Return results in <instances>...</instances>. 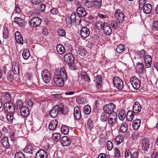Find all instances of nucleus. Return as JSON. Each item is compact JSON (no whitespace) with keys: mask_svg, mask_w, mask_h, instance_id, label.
I'll list each match as a JSON object with an SVG mask.
<instances>
[{"mask_svg":"<svg viewBox=\"0 0 158 158\" xmlns=\"http://www.w3.org/2000/svg\"><path fill=\"white\" fill-rule=\"evenodd\" d=\"M94 4L93 0H85V5L86 7L89 8H91Z\"/></svg>","mask_w":158,"mask_h":158,"instance_id":"32","label":"nucleus"},{"mask_svg":"<svg viewBox=\"0 0 158 158\" xmlns=\"http://www.w3.org/2000/svg\"><path fill=\"white\" fill-rule=\"evenodd\" d=\"M87 127L90 130L93 127V124L92 120L90 119H89L87 123Z\"/></svg>","mask_w":158,"mask_h":158,"instance_id":"55","label":"nucleus"},{"mask_svg":"<svg viewBox=\"0 0 158 158\" xmlns=\"http://www.w3.org/2000/svg\"><path fill=\"white\" fill-rule=\"evenodd\" d=\"M9 36V33L8 30L7 29H4L3 32V37L5 39H7L8 38Z\"/></svg>","mask_w":158,"mask_h":158,"instance_id":"56","label":"nucleus"},{"mask_svg":"<svg viewBox=\"0 0 158 158\" xmlns=\"http://www.w3.org/2000/svg\"><path fill=\"white\" fill-rule=\"evenodd\" d=\"M136 70H139V71H143L144 69V66L143 63H138L136 67Z\"/></svg>","mask_w":158,"mask_h":158,"instance_id":"43","label":"nucleus"},{"mask_svg":"<svg viewBox=\"0 0 158 158\" xmlns=\"http://www.w3.org/2000/svg\"><path fill=\"white\" fill-rule=\"evenodd\" d=\"M15 40L17 43H20L22 44H23V40L22 35H21L19 37V36L18 37H17L15 38Z\"/></svg>","mask_w":158,"mask_h":158,"instance_id":"52","label":"nucleus"},{"mask_svg":"<svg viewBox=\"0 0 158 158\" xmlns=\"http://www.w3.org/2000/svg\"><path fill=\"white\" fill-rule=\"evenodd\" d=\"M142 108L141 106L138 102H135L133 107V114L139 113Z\"/></svg>","mask_w":158,"mask_h":158,"instance_id":"20","label":"nucleus"},{"mask_svg":"<svg viewBox=\"0 0 158 158\" xmlns=\"http://www.w3.org/2000/svg\"><path fill=\"white\" fill-rule=\"evenodd\" d=\"M48 155L44 149H40L35 154V158H47Z\"/></svg>","mask_w":158,"mask_h":158,"instance_id":"12","label":"nucleus"},{"mask_svg":"<svg viewBox=\"0 0 158 158\" xmlns=\"http://www.w3.org/2000/svg\"><path fill=\"white\" fill-rule=\"evenodd\" d=\"M141 123L140 120L139 119H136L133 122L132 127L135 130H137L139 128Z\"/></svg>","mask_w":158,"mask_h":158,"instance_id":"31","label":"nucleus"},{"mask_svg":"<svg viewBox=\"0 0 158 158\" xmlns=\"http://www.w3.org/2000/svg\"><path fill=\"white\" fill-rule=\"evenodd\" d=\"M102 4V0H94V5L98 7H100Z\"/></svg>","mask_w":158,"mask_h":158,"instance_id":"57","label":"nucleus"},{"mask_svg":"<svg viewBox=\"0 0 158 158\" xmlns=\"http://www.w3.org/2000/svg\"><path fill=\"white\" fill-rule=\"evenodd\" d=\"M81 19L80 17L77 15H76V17L74 18V20H75V22L77 23H80L81 22Z\"/></svg>","mask_w":158,"mask_h":158,"instance_id":"62","label":"nucleus"},{"mask_svg":"<svg viewBox=\"0 0 158 158\" xmlns=\"http://www.w3.org/2000/svg\"><path fill=\"white\" fill-rule=\"evenodd\" d=\"M84 111L86 114H89L91 112V109L89 105H87L84 108Z\"/></svg>","mask_w":158,"mask_h":158,"instance_id":"42","label":"nucleus"},{"mask_svg":"<svg viewBox=\"0 0 158 158\" xmlns=\"http://www.w3.org/2000/svg\"><path fill=\"white\" fill-rule=\"evenodd\" d=\"M152 29L154 31L158 30V21H154L153 26Z\"/></svg>","mask_w":158,"mask_h":158,"instance_id":"48","label":"nucleus"},{"mask_svg":"<svg viewBox=\"0 0 158 158\" xmlns=\"http://www.w3.org/2000/svg\"><path fill=\"white\" fill-rule=\"evenodd\" d=\"M143 11L146 14L149 13L152 9V7L150 4H147L143 7Z\"/></svg>","mask_w":158,"mask_h":158,"instance_id":"27","label":"nucleus"},{"mask_svg":"<svg viewBox=\"0 0 158 158\" xmlns=\"http://www.w3.org/2000/svg\"><path fill=\"white\" fill-rule=\"evenodd\" d=\"M95 81L96 82L97 86L99 87L101 85L102 81V78L101 76L100 75L97 76L96 77Z\"/></svg>","mask_w":158,"mask_h":158,"instance_id":"38","label":"nucleus"},{"mask_svg":"<svg viewBox=\"0 0 158 158\" xmlns=\"http://www.w3.org/2000/svg\"><path fill=\"white\" fill-rule=\"evenodd\" d=\"M52 137L53 141L57 142L60 139L61 135L59 133H56L53 135Z\"/></svg>","mask_w":158,"mask_h":158,"instance_id":"40","label":"nucleus"},{"mask_svg":"<svg viewBox=\"0 0 158 158\" xmlns=\"http://www.w3.org/2000/svg\"><path fill=\"white\" fill-rule=\"evenodd\" d=\"M76 11L78 15L80 17H84L86 15V12L83 7H78L76 10Z\"/></svg>","mask_w":158,"mask_h":158,"instance_id":"18","label":"nucleus"},{"mask_svg":"<svg viewBox=\"0 0 158 158\" xmlns=\"http://www.w3.org/2000/svg\"><path fill=\"white\" fill-rule=\"evenodd\" d=\"M103 29L104 33L106 35H109L112 33V29L110 25L106 23H103Z\"/></svg>","mask_w":158,"mask_h":158,"instance_id":"13","label":"nucleus"},{"mask_svg":"<svg viewBox=\"0 0 158 158\" xmlns=\"http://www.w3.org/2000/svg\"><path fill=\"white\" fill-rule=\"evenodd\" d=\"M142 149L144 151L148 150L149 147V142L148 139H144L142 141Z\"/></svg>","mask_w":158,"mask_h":158,"instance_id":"21","label":"nucleus"},{"mask_svg":"<svg viewBox=\"0 0 158 158\" xmlns=\"http://www.w3.org/2000/svg\"><path fill=\"white\" fill-rule=\"evenodd\" d=\"M18 66V64H13L12 65V70L15 74L17 75L19 73V71Z\"/></svg>","mask_w":158,"mask_h":158,"instance_id":"37","label":"nucleus"},{"mask_svg":"<svg viewBox=\"0 0 158 158\" xmlns=\"http://www.w3.org/2000/svg\"><path fill=\"white\" fill-rule=\"evenodd\" d=\"M61 130L62 132L65 135L67 134L69 131V128L65 126H62L61 128Z\"/></svg>","mask_w":158,"mask_h":158,"instance_id":"41","label":"nucleus"},{"mask_svg":"<svg viewBox=\"0 0 158 158\" xmlns=\"http://www.w3.org/2000/svg\"><path fill=\"white\" fill-rule=\"evenodd\" d=\"M30 55L29 50L25 49L24 50L22 53V56L24 59L27 60L28 59Z\"/></svg>","mask_w":158,"mask_h":158,"instance_id":"34","label":"nucleus"},{"mask_svg":"<svg viewBox=\"0 0 158 158\" xmlns=\"http://www.w3.org/2000/svg\"><path fill=\"white\" fill-rule=\"evenodd\" d=\"M11 111H7L6 112V118L8 121L11 122L13 118V114L14 113L11 112Z\"/></svg>","mask_w":158,"mask_h":158,"instance_id":"33","label":"nucleus"},{"mask_svg":"<svg viewBox=\"0 0 158 158\" xmlns=\"http://www.w3.org/2000/svg\"><path fill=\"white\" fill-rule=\"evenodd\" d=\"M58 122L56 119L52 120L49 125V128L50 130H54L57 127Z\"/></svg>","mask_w":158,"mask_h":158,"instance_id":"24","label":"nucleus"},{"mask_svg":"<svg viewBox=\"0 0 158 158\" xmlns=\"http://www.w3.org/2000/svg\"><path fill=\"white\" fill-rule=\"evenodd\" d=\"M42 77L44 81L46 83H49L51 79L50 74L47 69L44 70L42 72Z\"/></svg>","mask_w":158,"mask_h":158,"instance_id":"9","label":"nucleus"},{"mask_svg":"<svg viewBox=\"0 0 158 158\" xmlns=\"http://www.w3.org/2000/svg\"><path fill=\"white\" fill-rule=\"evenodd\" d=\"M117 114L116 113L114 112L109 114V118L108 120V123L109 127L112 130H114L118 127L117 121Z\"/></svg>","mask_w":158,"mask_h":158,"instance_id":"2","label":"nucleus"},{"mask_svg":"<svg viewBox=\"0 0 158 158\" xmlns=\"http://www.w3.org/2000/svg\"><path fill=\"white\" fill-rule=\"evenodd\" d=\"M115 156L116 158H119L121 156V155L119 150L117 148H114Z\"/></svg>","mask_w":158,"mask_h":158,"instance_id":"51","label":"nucleus"},{"mask_svg":"<svg viewBox=\"0 0 158 158\" xmlns=\"http://www.w3.org/2000/svg\"><path fill=\"white\" fill-rule=\"evenodd\" d=\"M21 115L24 117H27L29 114V110L28 108L25 106H22L20 110Z\"/></svg>","mask_w":158,"mask_h":158,"instance_id":"16","label":"nucleus"},{"mask_svg":"<svg viewBox=\"0 0 158 158\" xmlns=\"http://www.w3.org/2000/svg\"><path fill=\"white\" fill-rule=\"evenodd\" d=\"M35 146L31 144H28L26 147L23 149L24 152L27 153L32 154L34 151Z\"/></svg>","mask_w":158,"mask_h":158,"instance_id":"17","label":"nucleus"},{"mask_svg":"<svg viewBox=\"0 0 158 158\" xmlns=\"http://www.w3.org/2000/svg\"><path fill=\"white\" fill-rule=\"evenodd\" d=\"M116 19L118 23H122L124 19V15L122 11L119 9H117L115 11Z\"/></svg>","mask_w":158,"mask_h":158,"instance_id":"6","label":"nucleus"},{"mask_svg":"<svg viewBox=\"0 0 158 158\" xmlns=\"http://www.w3.org/2000/svg\"><path fill=\"white\" fill-rule=\"evenodd\" d=\"M58 53L60 54H63L65 52L64 47L61 44H58L56 47Z\"/></svg>","mask_w":158,"mask_h":158,"instance_id":"29","label":"nucleus"},{"mask_svg":"<svg viewBox=\"0 0 158 158\" xmlns=\"http://www.w3.org/2000/svg\"><path fill=\"white\" fill-rule=\"evenodd\" d=\"M123 136L119 135L117 136L115 139L116 143L117 144H119L123 141Z\"/></svg>","mask_w":158,"mask_h":158,"instance_id":"39","label":"nucleus"},{"mask_svg":"<svg viewBox=\"0 0 158 158\" xmlns=\"http://www.w3.org/2000/svg\"><path fill=\"white\" fill-rule=\"evenodd\" d=\"M41 19L37 17H35L31 19L29 23L31 27H36L39 26L41 23Z\"/></svg>","mask_w":158,"mask_h":158,"instance_id":"5","label":"nucleus"},{"mask_svg":"<svg viewBox=\"0 0 158 158\" xmlns=\"http://www.w3.org/2000/svg\"><path fill=\"white\" fill-rule=\"evenodd\" d=\"M132 156L131 153L128 149H126L125 152V158H130Z\"/></svg>","mask_w":158,"mask_h":158,"instance_id":"58","label":"nucleus"},{"mask_svg":"<svg viewBox=\"0 0 158 158\" xmlns=\"http://www.w3.org/2000/svg\"><path fill=\"white\" fill-rule=\"evenodd\" d=\"M59 111L63 114H67L69 112V110L67 106L62 104H60L59 106Z\"/></svg>","mask_w":158,"mask_h":158,"instance_id":"23","label":"nucleus"},{"mask_svg":"<svg viewBox=\"0 0 158 158\" xmlns=\"http://www.w3.org/2000/svg\"><path fill=\"white\" fill-rule=\"evenodd\" d=\"M73 114L74 118L77 120L80 119L81 116V112L80 108L78 106H76L74 108Z\"/></svg>","mask_w":158,"mask_h":158,"instance_id":"14","label":"nucleus"},{"mask_svg":"<svg viewBox=\"0 0 158 158\" xmlns=\"http://www.w3.org/2000/svg\"><path fill=\"white\" fill-rule=\"evenodd\" d=\"M103 23L101 21H98L96 22V27L98 29L103 28Z\"/></svg>","mask_w":158,"mask_h":158,"instance_id":"50","label":"nucleus"},{"mask_svg":"<svg viewBox=\"0 0 158 158\" xmlns=\"http://www.w3.org/2000/svg\"><path fill=\"white\" fill-rule=\"evenodd\" d=\"M77 101L79 104H82L85 102V99L83 98H77Z\"/></svg>","mask_w":158,"mask_h":158,"instance_id":"59","label":"nucleus"},{"mask_svg":"<svg viewBox=\"0 0 158 158\" xmlns=\"http://www.w3.org/2000/svg\"><path fill=\"white\" fill-rule=\"evenodd\" d=\"M113 83L114 86L117 89L120 90L123 89L124 86L123 82L119 77H115L113 79Z\"/></svg>","mask_w":158,"mask_h":158,"instance_id":"4","label":"nucleus"},{"mask_svg":"<svg viewBox=\"0 0 158 158\" xmlns=\"http://www.w3.org/2000/svg\"><path fill=\"white\" fill-rule=\"evenodd\" d=\"M111 25L113 29L117 30L118 28V23L115 20H113L111 23Z\"/></svg>","mask_w":158,"mask_h":158,"instance_id":"45","label":"nucleus"},{"mask_svg":"<svg viewBox=\"0 0 158 158\" xmlns=\"http://www.w3.org/2000/svg\"><path fill=\"white\" fill-rule=\"evenodd\" d=\"M130 82L133 88L135 89H138L140 87V82L139 79L135 77H132L130 79Z\"/></svg>","mask_w":158,"mask_h":158,"instance_id":"8","label":"nucleus"},{"mask_svg":"<svg viewBox=\"0 0 158 158\" xmlns=\"http://www.w3.org/2000/svg\"><path fill=\"white\" fill-rule=\"evenodd\" d=\"M125 49V47L123 45L120 44L118 45L116 48V50L118 53H121Z\"/></svg>","mask_w":158,"mask_h":158,"instance_id":"44","label":"nucleus"},{"mask_svg":"<svg viewBox=\"0 0 158 158\" xmlns=\"http://www.w3.org/2000/svg\"><path fill=\"white\" fill-rule=\"evenodd\" d=\"M90 34V31L86 27H83L81 31V35L82 37L86 38L88 37Z\"/></svg>","mask_w":158,"mask_h":158,"instance_id":"22","label":"nucleus"},{"mask_svg":"<svg viewBox=\"0 0 158 158\" xmlns=\"http://www.w3.org/2000/svg\"><path fill=\"white\" fill-rule=\"evenodd\" d=\"M60 75L56 74L54 76L53 80L55 83L58 86H62L64 81L67 79L66 73L64 68H61L60 70Z\"/></svg>","mask_w":158,"mask_h":158,"instance_id":"1","label":"nucleus"},{"mask_svg":"<svg viewBox=\"0 0 158 158\" xmlns=\"http://www.w3.org/2000/svg\"><path fill=\"white\" fill-rule=\"evenodd\" d=\"M3 97L4 99L6 101L10 100L11 99L10 94L8 93H5L4 94Z\"/></svg>","mask_w":158,"mask_h":158,"instance_id":"53","label":"nucleus"},{"mask_svg":"<svg viewBox=\"0 0 158 158\" xmlns=\"http://www.w3.org/2000/svg\"><path fill=\"white\" fill-rule=\"evenodd\" d=\"M139 7L140 8H143V7L145 5V0H139Z\"/></svg>","mask_w":158,"mask_h":158,"instance_id":"61","label":"nucleus"},{"mask_svg":"<svg viewBox=\"0 0 158 158\" xmlns=\"http://www.w3.org/2000/svg\"><path fill=\"white\" fill-rule=\"evenodd\" d=\"M71 141L66 136L62 137L61 139V143L63 146H67L70 145Z\"/></svg>","mask_w":158,"mask_h":158,"instance_id":"19","label":"nucleus"},{"mask_svg":"<svg viewBox=\"0 0 158 158\" xmlns=\"http://www.w3.org/2000/svg\"><path fill=\"white\" fill-rule=\"evenodd\" d=\"M74 61H73V62H72L68 64L69 67L71 70H74L77 69V66L75 65L74 63Z\"/></svg>","mask_w":158,"mask_h":158,"instance_id":"49","label":"nucleus"},{"mask_svg":"<svg viewBox=\"0 0 158 158\" xmlns=\"http://www.w3.org/2000/svg\"><path fill=\"white\" fill-rule=\"evenodd\" d=\"M152 58L151 56L150 55H147L144 57L145 62H152Z\"/></svg>","mask_w":158,"mask_h":158,"instance_id":"60","label":"nucleus"},{"mask_svg":"<svg viewBox=\"0 0 158 158\" xmlns=\"http://www.w3.org/2000/svg\"><path fill=\"white\" fill-rule=\"evenodd\" d=\"M59 112V106H55L49 112V114L53 118H56L58 115Z\"/></svg>","mask_w":158,"mask_h":158,"instance_id":"11","label":"nucleus"},{"mask_svg":"<svg viewBox=\"0 0 158 158\" xmlns=\"http://www.w3.org/2000/svg\"><path fill=\"white\" fill-rule=\"evenodd\" d=\"M78 52L81 56H84L86 55L87 51L82 46H81L78 48Z\"/></svg>","mask_w":158,"mask_h":158,"instance_id":"35","label":"nucleus"},{"mask_svg":"<svg viewBox=\"0 0 158 158\" xmlns=\"http://www.w3.org/2000/svg\"><path fill=\"white\" fill-rule=\"evenodd\" d=\"M107 148L109 150H111L113 148V145L112 142L109 140H108L107 142Z\"/></svg>","mask_w":158,"mask_h":158,"instance_id":"54","label":"nucleus"},{"mask_svg":"<svg viewBox=\"0 0 158 158\" xmlns=\"http://www.w3.org/2000/svg\"><path fill=\"white\" fill-rule=\"evenodd\" d=\"M151 158H158V154L156 152H153L152 154Z\"/></svg>","mask_w":158,"mask_h":158,"instance_id":"64","label":"nucleus"},{"mask_svg":"<svg viewBox=\"0 0 158 158\" xmlns=\"http://www.w3.org/2000/svg\"><path fill=\"white\" fill-rule=\"evenodd\" d=\"M15 158H25L24 154L21 152H17L15 156Z\"/></svg>","mask_w":158,"mask_h":158,"instance_id":"46","label":"nucleus"},{"mask_svg":"<svg viewBox=\"0 0 158 158\" xmlns=\"http://www.w3.org/2000/svg\"><path fill=\"white\" fill-rule=\"evenodd\" d=\"M64 60L68 64L74 61V56L70 53H67L64 56Z\"/></svg>","mask_w":158,"mask_h":158,"instance_id":"15","label":"nucleus"},{"mask_svg":"<svg viewBox=\"0 0 158 158\" xmlns=\"http://www.w3.org/2000/svg\"><path fill=\"white\" fill-rule=\"evenodd\" d=\"M115 105L113 103H110L108 104L105 105L103 108V110L104 111L109 114L114 113V110L115 109Z\"/></svg>","mask_w":158,"mask_h":158,"instance_id":"7","label":"nucleus"},{"mask_svg":"<svg viewBox=\"0 0 158 158\" xmlns=\"http://www.w3.org/2000/svg\"><path fill=\"white\" fill-rule=\"evenodd\" d=\"M128 125L126 123H123L122 124L120 127V131L123 133L126 132L127 129Z\"/></svg>","mask_w":158,"mask_h":158,"instance_id":"36","label":"nucleus"},{"mask_svg":"<svg viewBox=\"0 0 158 158\" xmlns=\"http://www.w3.org/2000/svg\"><path fill=\"white\" fill-rule=\"evenodd\" d=\"M66 21L67 23L68 24H70L73 23L71 18L70 17H67L66 19Z\"/></svg>","mask_w":158,"mask_h":158,"instance_id":"63","label":"nucleus"},{"mask_svg":"<svg viewBox=\"0 0 158 158\" xmlns=\"http://www.w3.org/2000/svg\"><path fill=\"white\" fill-rule=\"evenodd\" d=\"M109 118V114L104 111L101 115L100 119L102 122H105L108 120Z\"/></svg>","mask_w":158,"mask_h":158,"instance_id":"28","label":"nucleus"},{"mask_svg":"<svg viewBox=\"0 0 158 158\" xmlns=\"http://www.w3.org/2000/svg\"><path fill=\"white\" fill-rule=\"evenodd\" d=\"M14 22L17 23L20 26H23L25 24L24 20L19 17H15L14 19Z\"/></svg>","mask_w":158,"mask_h":158,"instance_id":"25","label":"nucleus"},{"mask_svg":"<svg viewBox=\"0 0 158 158\" xmlns=\"http://www.w3.org/2000/svg\"><path fill=\"white\" fill-rule=\"evenodd\" d=\"M81 80L80 82L84 81H86L89 82L90 81V79L89 77L88 76L87 74L85 72H82L81 73Z\"/></svg>","mask_w":158,"mask_h":158,"instance_id":"26","label":"nucleus"},{"mask_svg":"<svg viewBox=\"0 0 158 158\" xmlns=\"http://www.w3.org/2000/svg\"><path fill=\"white\" fill-rule=\"evenodd\" d=\"M1 143L2 145L6 148L9 147L10 145L8 142V139L6 137H3L1 140Z\"/></svg>","mask_w":158,"mask_h":158,"instance_id":"30","label":"nucleus"},{"mask_svg":"<svg viewBox=\"0 0 158 158\" xmlns=\"http://www.w3.org/2000/svg\"><path fill=\"white\" fill-rule=\"evenodd\" d=\"M4 109L6 112L11 111L12 113H14L15 110V106L13 105L12 103L10 102H6L4 105Z\"/></svg>","mask_w":158,"mask_h":158,"instance_id":"10","label":"nucleus"},{"mask_svg":"<svg viewBox=\"0 0 158 158\" xmlns=\"http://www.w3.org/2000/svg\"><path fill=\"white\" fill-rule=\"evenodd\" d=\"M58 35L61 36H63L65 35L66 33L65 31L62 29H59L57 31Z\"/></svg>","mask_w":158,"mask_h":158,"instance_id":"47","label":"nucleus"},{"mask_svg":"<svg viewBox=\"0 0 158 158\" xmlns=\"http://www.w3.org/2000/svg\"><path fill=\"white\" fill-rule=\"evenodd\" d=\"M118 116L119 119L122 121L127 116L128 120L131 121L134 117V114L132 111L129 110L127 114L125 110L123 109L120 110Z\"/></svg>","mask_w":158,"mask_h":158,"instance_id":"3","label":"nucleus"}]
</instances>
